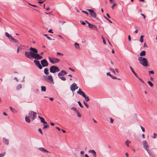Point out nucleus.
I'll return each mask as SVG.
<instances>
[{"mask_svg":"<svg viewBox=\"0 0 157 157\" xmlns=\"http://www.w3.org/2000/svg\"><path fill=\"white\" fill-rule=\"evenodd\" d=\"M29 50L31 51L25 52V54L26 57L29 59H31V58H33L35 53H38L37 50L35 48L30 47Z\"/></svg>","mask_w":157,"mask_h":157,"instance_id":"f257e3e1","label":"nucleus"},{"mask_svg":"<svg viewBox=\"0 0 157 157\" xmlns=\"http://www.w3.org/2000/svg\"><path fill=\"white\" fill-rule=\"evenodd\" d=\"M67 74V72L64 71L62 70L58 74V76L59 77V76H63V75Z\"/></svg>","mask_w":157,"mask_h":157,"instance_id":"ddd939ff","label":"nucleus"},{"mask_svg":"<svg viewBox=\"0 0 157 157\" xmlns=\"http://www.w3.org/2000/svg\"><path fill=\"white\" fill-rule=\"evenodd\" d=\"M111 78L113 79H117V78L116 77L113 76V75H112V76L111 77Z\"/></svg>","mask_w":157,"mask_h":157,"instance_id":"5fc2aeb1","label":"nucleus"},{"mask_svg":"<svg viewBox=\"0 0 157 157\" xmlns=\"http://www.w3.org/2000/svg\"><path fill=\"white\" fill-rule=\"evenodd\" d=\"M60 71L59 69L57 66H51L50 68V71L51 72L54 73Z\"/></svg>","mask_w":157,"mask_h":157,"instance_id":"7ed1b4c3","label":"nucleus"},{"mask_svg":"<svg viewBox=\"0 0 157 157\" xmlns=\"http://www.w3.org/2000/svg\"><path fill=\"white\" fill-rule=\"evenodd\" d=\"M136 77L142 83H144V82L141 78H139L138 75L136 76Z\"/></svg>","mask_w":157,"mask_h":157,"instance_id":"2f4dec72","label":"nucleus"},{"mask_svg":"<svg viewBox=\"0 0 157 157\" xmlns=\"http://www.w3.org/2000/svg\"><path fill=\"white\" fill-rule=\"evenodd\" d=\"M43 1H39L38 2V3L40 4H41L43 3Z\"/></svg>","mask_w":157,"mask_h":157,"instance_id":"338daca9","label":"nucleus"},{"mask_svg":"<svg viewBox=\"0 0 157 157\" xmlns=\"http://www.w3.org/2000/svg\"><path fill=\"white\" fill-rule=\"evenodd\" d=\"M89 152L92 153L94 157H96V152L93 150H90Z\"/></svg>","mask_w":157,"mask_h":157,"instance_id":"f3484780","label":"nucleus"},{"mask_svg":"<svg viewBox=\"0 0 157 157\" xmlns=\"http://www.w3.org/2000/svg\"><path fill=\"white\" fill-rule=\"evenodd\" d=\"M48 80L51 83L54 84L53 79L52 75H48Z\"/></svg>","mask_w":157,"mask_h":157,"instance_id":"4468645a","label":"nucleus"},{"mask_svg":"<svg viewBox=\"0 0 157 157\" xmlns=\"http://www.w3.org/2000/svg\"><path fill=\"white\" fill-rule=\"evenodd\" d=\"M77 93L78 94L81 95L82 97L85 96V93L82 91L80 89H79L78 91L77 92Z\"/></svg>","mask_w":157,"mask_h":157,"instance_id":"dca6fc26","label":"nucleus"},{"mask_svg":"<svg viewBox=\"0 0 157 157\" xmlns=\"http://www.w3.org/2000/svg\"><path fill=\"white\" fill-rule=\"evenodd\" d=\"M80 22L82 25H86L85 23L83 21H80Z\"/></svg>","mask_w":157,"mask_h":157,"instance_id":"3c124183","label":"nucleus"},{"mask_svg":"<svg viewBox=\"0 0 157 157\" xmlns=\"http://www.w3.org/2000/svg\"><path fill=\"white\" fill-rule=\"evenodd\" d=\"M48 71V69L47 68H46L44 69V72L46 75H48L49 74Z\"/></svg>","mask_w":157,"mask_h":157,"instance_id":"4be33fe9","label":"nucleus"},{"mask_svg":"<svg viewBox=\"0 0 157 157\" xmlns=\"http://www.w3.org/2000/svg\"><path fill=\"white\" fill-rule=\"evenodd\" d=\"M104 17L106 20H107L110 23H112L111 21H110L106 17H105V16H104Z\"/></svg>","mask_w":157,"mask_h":157,"instance_id":"864d4df0","label":"nucleus"},{"mask_svg":"<svg viewBox=\"0 0 157 157\" xmlns=\"http://www.w3.org/2000/svg\"><path fill=\"white\" fill-rule=\"evenodd\" d=\"M30 117H29L28 116H26L25 117V120L28 123H29L31 122V121L29 119Z\"/></svg>","mask_w":157,"mask_h":157,"instance_id":"aec40b11","label":"nucleus"},{"mask_svg":"<svg viewBox=\"0 0 157 157\" xmlns=\"http://www.w3.org/2000/svg\"><path fill=\"white\" fill-rule=\"evenodd\" d=\"M157 136V134L156 133H153V136H152V138L154 139H155L156 138V136Z\"/></svg>","mask_w":157,"mask_h":157,"instance_id":"f704fd0d","label":"nucleus"},{"mask_svg":"<svg viewBox=\"0 0 157 157\" xmlns=\"http://www.w3.org/2000/svg\"><path fill=\"white\" fill-rule=\"evenodd\" d=\"M128 39L129 41H131V37L130 35H129L128 36Z\"/></svg>","mask_w":157,"mask_h":157,"instance_id":"680f3d73","label":"nucleus"},{"mask_svg":"<svg viewBox=\"0 0 157 157\" xmlns=\"http://www.w3.org/2000/svg\"><path fill=\"white\" fill-rule=\"evenodd\" d=\"M131 143V141L128 140H127L125 142V144L127 146H129V144Z\"/></svg>","mask_w":157,"mask_h":157,"instance_id":"bb28decb","label":"nucleus"},{"mask_svg":"<svg viewBox=\"0 0 157 157\" xmlns=\"http://www.w3.org/2000/svg\"><path fill=\"white\" fill-rule=\"evenodd\" d=\"M3 114L4 115V116H7V114H6V113L5 112H3Z\"/></svg>","mask_w":157,"mask_h":157,"instance_id":"774afa93","label":"nucleus"},{"mask_svg":"<svg viewBox=\"0 0 157 157\" xmlns=\"http://www.w3.org/2000/svg\"><path fill=\"white\" fill-rule=\"evenodd\" d=\"M138 60L140 61V63L144 66L147 67L148 66V61L147 59L142 57L138 58Z\"/></svg>","mask_w":157,"mask_h":157,"instance_id":"f03ea898","label":"nucleus"},{"mask_svg":"<svg viewBox=\"0 0 157 157\" xmlns=\"http://www.w3.org/2000/svg\"><path fill=\"white\" fill-rule=\"evenodd\" d=\"M42 58L43 57L42 56H40L39 54H37V53H35L33 57V58H34L36 60H39L42 59Z\"/></svg>","mask_w":157,"mask_h":157,"instance_id":"9d476101","label":"nucleus"},{"mask_svg":"<svg viewBox=\"0 0 157 157\" xmlns=\"http://www.w3.org/2000/svg\"><path fill=\"white\" fill-rule=\"evenodd\" d=\"M78 87L77 86V85L75 83H73L70 86V90L73 92L75 91V90L78 89Z\"/></svg>","mask_w":157,"mask_h":157,"instance_id":"0eeeda50","label":"nucleus"},{"mask_svg":"<svg viewBox=\"0 0 157 157\" xmlns=\"http://www.w3.org/2000/svg\"><path fill=\"white\" fill-rule=\"evenodd\" d=\"M38 131H39V132L42 134H43V133L41 131V129L40 128H39L38 129Z\"/></svg>","mask_w":157,"mask_h":157,"instance_id":"09e8293b","label":"nucleus"},{"mask_svg":"<svg viewBox=\"0 0 157 157\" xmlns=\"http://www.w3.org/2000/svg\"><path fill=\"white\" fill-rule=\"evenodd\" d=\"M78 104H79V106H80V107H81V108H83V105H82V104H81V102H80V101H78Z\"/></svg>","mask_w":157,"mask_h":157,"instance_id":"c03bdc74","label":"nucleus"},{"mask_svg":"<svg viewBox=\"0 0 157 157\" xmlns=\"http://www.w3.org/2000/svg\"><path fill=\"white\" fill-rule=\"evenodd\" d=\"M40 120L41 122L42 123L45 121L43 117L41 118Z\"/></svg>","mask_w":157,"mask_h":157,"instance_id":"de8ad7c7","label":"nucleus"},{"mask_svg":"<svg viewBox=\"0 0 157 157\" xmlns=\"http://www.w3.org/2000/svg\"><path fill=\"white\" fill-rule=\"evenodd\" d=\"M76 113L77 114V116L78 117H81V116L78 110L76 112Z\"/></svg>","mask_w":157,"mask_h":157,"instance_id":"473e14b6","label":"nucleus"},{"mask_svg":"<svg viewBox=\"0 0 157 157\" xmlns=\"http://www.w3.org/2000/svg\"><path fill=\"white\" fill-rule=\"evenodd\" d=\"M57 56L58 55H59V56H63V54L62 53H59V52H58L57 53Z\"/></svg>","mask_w":157,"mask_h":157,"instance_id":"a18cd8bd","label":"nucleus"},{"mask_svg":"<svg viewBox=\"0 0 157 157\" xmlns=\"http://www.w3.org/2000/svg\"><path fill=\"white\" fill-rule=\"evenodd\" d=\"M142 16H143V18H144V19H145V18H146V17H145V16L143 14H140Z\"/></svg>","mask_w":157,"mask_h":157,"instance_id":"e2e57ef3","label":"nucleus"},{"mask_svg":"<svg viewBox=\"0 0 157 157\" xmlns=\"http://www.w3.org/2000/svg\"><path fill=\"white\" fill-rule=\"evenodd\" d=\"M148 83L150 85L151 87H152L153 86V84L150 81H147Z\"/></svg>","mask_w":157,"mask_h":157,"instance_id":"c9c22d12","label":"nucleus"},{"mask_svg":"<svg viewBox=\"0 0 157 157\" xmlns=\"http://www.w3.org/2000/svg\"><path fill=\"white\" fill-rule=\"evenodd\" d=\"M59 23H61L62 25H63L64 23H66V22L65 21H59Z\"/></svg>","mask_w":157,"mask_h":157,"instance_id":"052dcab7","label":"nucleus"},{"mask_svg":"<svg viewBox=\"0 0 157 157\" xmlns=\"http://www.w3.org/2000/svg\"><path fill=\"white\" fill-rule=\"evenodd\" d=\"M109 70L110 71H112L115 74V71H114V69H113V68H112V67L110 68H109Z\"/></svg>","mask_w":157,"mask_h":157,"instance_id":"a19ab883","label":"nucleus"},{"mask_svg":"<svg viewBox=\"0 0 157 157\" xmlns=\"http://www.w3.org/2000/svg\"><path fill=\"white\" fill-rule=\"evenodd\" d=\"M44 35L45 36L48 40H52V38L49 36H48V35L47 34H44Z\"/></svg>","mask_w":157,"mask_h":157,"instance_id":"79ce46f5","label":"nucleus"},{"mask_svg":"<svg viewBox=\"0 0 157 157\" xmlns=\"http://www.w3.org/2000/svg\"><path fill=\"white\" fill-rule=\"evenodd\" d=\"M6 152H5L0 153V157H3L4 156Z\"/></svg>","mask_w":157,"mask_h":157,"instance_id":"ea45409f","label":"nucleus"},{"mask_svg":"<svg viewBox=\"0 0 157 157\" xmlns=\"http://www.w3.org/2000/svg\"><path fill=\"white\" fill-rule=\"evenodd\" d=\"M106 74L107 75L109 76L110 77L112 75L109 72H107L106 73Z\"/></svg>","mask_w":157,"mask_h":157,"instance_id":"6e6d98bb","label":"nucleus"},{"mask_svg":"<svg viewBox=\"0 0 157 157\" xmlns=\"http://www.w3.org/2000/svg\"><path fill=\"white\" fill-rule=\"evenodd\" d=\"M114 121V120L112 118H110V122L111 123H113Z\"/></svg>","mask_w":157,"mask_h":157,"instance_id":"13d9d810","label":"nucleus"},{"mask_svg":"<svg viewBox=\"0 0 157 157\" xmlns=\"http://www.w3.org/2000/svg\"><path fill=\"white\" fill-rule=\"evenodd\" d=\"M38 149L43 152H46V153H50V152L48 151L47 150H46L45 148L43 147H40L38 148Z\"/></svg>","mask_w":157,"mask_h":157,"instance_id":"2eb2a0df","label":"nucleus"},{"mask_svg":"<svg viewBox=\"0 0 157 157\" xmlns=\"http://www.w3.org/2000/svg\"><path fill=\"white\" fill-rule=\"evenodd\" d=\"M69 70H71V71H73V72L75 71V70H74V69H72V68H71V67H69Z\"/></svg>","mask_w":157,"mask_h":157,"instance_id":"0e129e2a","label":"nucleus"},{"mask_svg":"<svg viewBox=\"0 0 157 157\" xmlns=\"http://www.w3.org/2000/svg\"><path fill=\"white\" fill-rule=\"evenodd\" d=\"M71 109L73 110L74 111H75V112H76L78 110L75 107H72L71 108Z\"/></svg>","mask_w":157,"mask_h":157,"instance_id":"e433bc0d","label":"nucleus"},{"mask_svg":"<svg viewBox=\"0 0 157 157\" xmlns=\"http://www.w3.org/2000/svg\"><path fill=\"white\" fill-rule=\"evenodd\" d=\"M9 39L12 42H18V41L17 40H16L15 39L13 38L11 35L10 36V37H9Z\"/></svg>","mask_w":157,"mask_h":157,"instance_id":"a211bd4d","label":"nucleus"},{"mask_svg":"<svg viewBox=\"0 0 157 157\" xmlns=\"http://www.w3.org/2000/svg\"><path fill=\"white\" fill-rule=\"evenodd\" d=\"M85 22L88 25V27L89 28L95 30H97L98 29L96 27L93 25L90 24L88 21L85 20Z\"/></svg>","mask_w":157,"mask_h":157,"instance_id":"423d86ee","label":"nucleus"},{"mask_svg":"<svg viewBox=\"0 0 157 157\" xmlns=\"http://www.w3.org/2000/svg\"><path fill=\"white\" fill-rule=\"evenodd\" d=\"M10 110L13 113H15L17 112V111L14 109L13 108L11 107H10Z\"/></svg>","mask_w":157,"mask_h":157,"instance_id":"5701e85b","label":"nucleus"},{"mask_svg":"<svg viewBox=\"0 0 157 157\" xmlns=\"http://www.w3.org/2000/svg\"><path fill=\"white\" fill-rule=\"evenodd\" d=\"M3 142L6 144V145H8L9 144V140H8L6 139L5 138H3Z\"/></svg>","mask_w":157,"mask_h":157,"instance_id":"412c9836","label":"nucleus"},{"mask_svg":"<svg viewBox=\"0 0 157 157\" xmlns=\"http://www.w3.org/2000/svg\"><path fill=\"white\" fill-rule=\"evenodd\" d=\"M5 36L8 37L9 38V37H10V36L11 35H10L7 32H6L5 33Z\"/></svg>","mask_w":157,"mask_h":157,"instance_id":"4c0bfd02","label":"nucleus"},{"mask_svg":"<svg viewBox=\"0 0 157 157\" xmlns=\"http://www.w3.org/2000/svg\"><path fill=\"white\" fill-rule=\"evenodd\" d=\"M87 10L90 12V15L92 17L95 18L96 17V13L93 10L88 9Z\"/></svg>","mask_w":157,"mask_h":157,"instance_id":"f8f14e48","label":"nucleus"},{"mask_svg":"<svg viewBox=\"0 0 157 157\" xmlns=\"http://www.w3.org/2000/svg\"><path fill=\"white\" fill-rule=\"evenodd\" d=\"M49 127V126L48 124H44V127L43 128V129H45V128H48V127Z\"/></svg>","mask_w":157,"mask_h":157,"instance_id":"37998d69","label":"nucleus"},{"mask_svg":"<svg viewBox=\"0 0 157 157\" xmlns=\"http://www.w3.org/2000/svg\"><path fill=\"white\" fill-rule=\"evenodd\" d=\"M140 127L142 130V131L143 132H144L145 131V129H144V127H142V126H140Z\"/></svg>","mask_w":157,"mask_h":157,"instance_id":"603ef678","label":"nucleus"},{"mask_svg":"<svg viewBox=\"0 0 157 157\" xmlns=\"http://www.w3.org/2000/svg\"><path fill=\"white\" fill-rule=\"evenodd\" d=\"M48 32L49 33H52V29H49L48 31Z\"/></svg>","mask_w":157,"mask_h":157,"instance_id":"69168bd1","label":"nucleus"},{"mask_svg":"<svg viewBox=\"0 0 157 157\" xmlns=\"http://www.w3.org/2000/svg\"><path fill=\"white\" fill-rule=\"evenodd\" d=\"M59 78H60L63 81H65L66 80V78L64 77H62V76H59Z\"/></svg>","mask_w":157,"mask_h":157,"instance_id":"72a5a7b5","label":"nucleus"},{"mask_svg":"<svg viewBox=\"0 0 157 157\" xmlns=\"http://www.w3.org/2000/svg\"><path fill=\"white\" fill-rule=\"evenodd\" d=\"M147 153L151 157H155V155L153 154L152 152H151L150 151H149V150H148V151H147Z\"/></svg>","mask_w":157,"mask_h":157,"instance_id":"6ab92c4d","label":"nucleus"},{"mask_svg":"<svg viewBox=\"0 0 157 157\" xmlns=\"http://www.w3.org/2000/svg\"><path fill=\"white\" fill-rule=\"evenodd\" d=\"M42 79L43 80L47 81L48 80V76H46L45 75L43 76L42 78Z\"/></svg>","mask_w":157,"mask_h":157,"instance_id":"a878e982","label":"nucleus"},{"mask_svg":"<svg viewBox=\"0 0 157 157\" xmlns=\"http://www.w3.org/2000/svg\"><path fill=\"white\" fill-rule=\"evenodd\" d=\"M149 73L152 74H153L154 73V71H149Z\"/></svg>","mask_w":157,"mask_h":157,"instance_id":"4d7b16f0","label":"nucleus"},{"mask_svg":"<svg viewBox=\"0 0 157 157\" xmlns=\"http://www.w3.org/2000/svg\"><path fill=\"white\" fill-rule=\"evenodd\" d=\"M36 113L32 111L29 113L28 116L33 121L36 118Z\"/></svg>","mask_w":157,"mask_h":157,"instance_id":"20e7f679","label":"nucleus"},{"mask_svg":"<svg viewBox=\"0 0 157 157\" xmlns=\"http://www.w3.org/2000/svg\"><path fill=\"white\" fill-rule=\"evenodd\" d=\"M82 12L83 13H85V14H86L87 15H88V13L87 12L85 11H82Z\"/></svg>","mask_w":157,"mask_h":157,"instance_id":"8fccbe9b","label":"nucleus"},{"mask_svg":"<svg viewBox=\"0 0 157 157\" xmlns=\"http://www.w3.org/2000/svg\"><path fill=\"white\" fill-rule=\"evenodd\" d=\"M83 97L84 98H85L86 101H90V99H89L88 97L86 96V95H85V96H84Z\"/></svg>","mask_w":157,"mask_h":157,"instance_id":"7c9ffc66","label":"nucleus"},{"mask_svg":"<svg viewBox=\"0 0 157 157\" xmlns=\"http://www.w3.org/2000/svg\"><path fill=\"white\" fill-rule=\"evenodd\" d=\"M22 87V85L21 84H20L17 86L16 87V89L17 90H19Z\"/></svg>","mask_w":157,"mask_h":157,"instance_id":"c85d7f7f","label":"nucleus"},{"mask_svg":"<svg viewBox=\"0 0 157 157\" xmlns=\"http://www.w3.org/2000/svg\"><path fill=\"white\" fill-rule=\"evenodd\" d=\"M143 143L144 148L147 151H148V146L147 142L146 140H144L143 141Z\"/></svg>","mask_w":157,"mask_h":157,"instance_id":"9b49d317","label":"nucleus"},{"mask_svg":"<svg viewBox=\"0 0 157 157\" xmlns=\"http://www.w3.org/2000/svg\"><path fill=\"white\" fill-rule=\"evenodd\" d=\"M48 59L52 63H57L60 61V60L59 59L56 58H52L50 57H48Z\"/></svg>","mask_w":157,"mask_h":157,"instance_id":"39448f33","label":"nucleus"},{"mask_svg":"<svg viewBox=\"0 0 157 157\" xmlns=\"http://www.w3.org/2000/svg\"><path fill=\"white\" fill-rule=\"evenodd\" d=\"M146 53V52L145 51L143 50L140 53V55L141 56H144L145 55Z\"/></svg>","mask_w":157,"mask_h":157,"instance_id":"393cba45","label":"nucleus"},{"mask_svg":"<svg viewBox=\"0 0 157 157\" xmlns=\"http://www.w3.org/2000/svg\"><path fill=\"white\" fill-rule=\"evenodd\" d=\"M41 90L42 91H45L46 87L45 86H42L41 87Z\"/></svg>","mask_w":157,"mask_h":157,"instance_id":"cd10ccee","label":"nucleus"},{"mask_svg":"<svg viewBox=\"0 0 157 157\" xmlns=\"http://www.w3.org/2000/svg\"><path fill=\"white\" fill-rule=\"evenodd\" d=\"M116 5V4L115 3L113 4V5L112 6L111 8L112 9H113L114 8V6H115Z\"/></svg>","mask_w":157,"mask_h":157,"instance_id":"bf43d9fd","label":"nucleus"},{"mask_svg":"<svg viewBox=\"0 0 157 157\" xmlns=\"http://www.w3.org/2000/svg\"><path fill=\"white\" fill-rule=\"evenodd\" d=\"M83 103H84V104L85 105L86 107L87 108H89V106H88V105L86 102H85L84 101L83 102Z\"/></svg>","mask_w":157,"mask_h":157,"instance_id":"49530a36","label":"nucleus"},{"mask_svg":"<svg viewBox=\"0 0 157 157\" xmlns=\"http://www.w3.org/2000/svg\"><path fill=\"white\" fill-rule=\"evenodd\" d=\"M130 69L131 70L132 72V73L134 74V75L136 77L137 76V74L135 73V72L134 71L132 68L131 66L130 67Z\"/></svg>","mask_w":157,"mask_h":157,"instance_id":"b1692460","label":"nucleus"},{"mask_svg":"<svg viewBox=\"0 0 157 157\" xmlns=\"http://www.w3.org/2000/svg\"><path fill=\"white\" fill-rule=\"evenodd\" d=\"M143 37H144V36L143 35H141L140 36V42H141V43H142L143 41Z\"/></svg>","mask_w":157,"mask_h":157,"instance_id":"58836bf2","label":"nucleus"},{"mask_svg":"<svg viewBox=\"0 0 157 157\" xmlns=\"http://www.w3.org/2000/svg\"><path fill=\"white\" fill-rule=\"evenodd\" d=\"M74 45L75 48H76L77 49H78L79 48V46L78 44L76 43H75Z\"/></svg>","mask_w":157,"mask_h":157,"instance_id":"c756f323","label":"nucleus"},{"mask_svg":"<svg viewBox=\"0 0 157 157\" xmlns=\"http://www.w3.org/2000/svg\"><path fill=\"white\" fill-rule=\"evenodd\" d=\"M34 62L35 64L36 67H37L39 69H41L42 68V66L40 65L39 61L37 60H34Z\"/></svg>","mask_w":157,"mask_h":157,"instance_id":"1a4fd4ad","label":"nucleus"},{"mask_svg":"<svg viewBox=\"0 0 157 157\" xmlns=\"http://www.w3.org/2000/svg\"><path fill=\"white\" fill-rule=\"evenodd\" d=\"M41 63L43 67H47L48 65V63L45 59L42 60L41 61Z\"/></svg>","mask_w":157,"mask_h":157,"instance_id":"6e6552de","label":"nucleus"}]
</instances>
